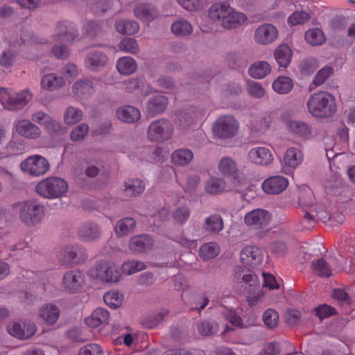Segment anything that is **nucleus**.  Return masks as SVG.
I'll list each match as a JSON object with an SVG mask.
<instances>
[{"label": "nucleus", "mask_w": 355, "mask_h": 355, "mask_svg": "<svg viewBox=\"0 0 355 355\" xmlns=\"http://www.w3.org/2000/svg\"><path fill=\"white\" fill-rule=\"evenodd\" d=\"M306 105L309 112L316 118L331 117L337 110L335 97L327 92L311 94L306 102Z\"/></svg>", "instance_id": "obj_1"}, {"label": "nucleus", "mask_w": 355, "mask_h": 355, "mask_svg": "<svg viewBox=\"0 0 355 355\" xmlns=\"http://www.w3.org/2000/svg\"><path fill=\"white\" fill-rule=\"evenodd\" d=\"M68 189L67 182L58 177H50L40 181L36 186L37 193L46 198L61 197Z\"/></svg>", "instance_id": "obj_2"}, {"label": "nucleus", "mask_w": 355, "mask_h": 355, "mask_svg": "<svg viewBox=\"0 0 355 355\" xmlns=\"http://www.w3.org/2000/svg\"><path fill=\"white\" fill-rule=\"evenodd\" d=\"M174 133L173 123L165 118L153 121L147 130V137L152 142L164 143L172 139Z\"/></svg>", "instance_id": "obj_3"}, {"label": "nucleus", "mask_w": 355, "mask_h": 355, "mask_svg": "<svg viewBox=\"0 0 355 355\" xmlns=\"http://www.w3.org/2000/svg\"><path fill=\"white\" fill-rule=\"evenodd\" d=\"M21 221L28 226H34L42 220L44 207L36 201H24L17 205Z\"/></svg>", "instance_id": "obj_4"}, {"label": "nucleus", "mask_w": 355, "mask_h": 355, "mask_svg": "<svg viewBox=\"0 0 355 355\" xmlns=\"http://www.w3.org/2000/svg\"><path fill=\"white\" fill-rule=\"evenodd\" d=\"M239 129V121L232 115H222L216 119L211 128L214 136L220 139L234 137Z\"/></svg>", "instance_id": "obj_5"}, {"label": "nucleus", "mask_w": 355, "mask_h": 355, "mask_svg": "<svg viewBox=\"0 0 355 355\" xmlns=\"http://www.w3.org/2000/svg\"><path fill=\"white\" fill-rule=\"evenodd\" d=\"M32 98V95L28 90L15 93L6 88L0 89V102L7 110H15L24 107Z\"/></svg>", "instance_id": "obj_6"}, {"label": "nucleus", "mask_w": 355, "mask_h": 355, "mask_svg": "<svg viewBox=\"0 0 355 355\" xmlns=\"http://www.w3.org/2000/svg\"><path fill=\"white\" fill-rule=\"evenodd\" d=\"M91 276L105 282H116L121 276V272L114 264L107 261H99L89 270Z\"/></svg>", "instance_id": "obj_7"}, {"label": "nucleus", "mask_w": 355, "mask_h": 355, "mask_svg": "<svg viewBox=\"0 0 355 355\" xmlns=\"http://www.w3.org/2000/svg\"><path fill=\"white\" fill-rule=\"evenodd\" d=\"M21 169L35 177L43 175L49 170V161L42 155L29 156L20 164Z\"/></svg>", "instance_id": "obj_8"}, {"label": "nucleus", "mask_w": 355, "mask_h": 355, "mask_svg": "<svg viewBox=\"0 0 355 355\" xmlns=\"http://www.w3.org/2000/svg\"><path fill=\"white\" fill-rule=\"evenodd\" d=\"M87 258L85 248L79 245H67L60 252L59 259L65 264L80 263Z\"/></svg>", "instance_id": "obj_9"}, {"label": "nucleus", "mask_w": 355, "mask_h": 355, "mask_svg": "<svg viewBox=\"0 0 355 355\" xmlns=\"http://www.w3.org/2000/svg\"><path fill=\"white\" fill-rule=\"evenodd\" d=\"M12 129L16 134L28 139H37L42 135L40 128L28 119L16 121Z\"/></svg>", "instance_id": "obj_10"}, {"label": "nucleus", "mask_w": 355, "mask_h": 355, "mask_svg": "<svg viewBox=\"0 0 355 355\" xmlns=\"http://www.w3.org/2000/svg\"><path fill=\"white\" fill-rule=\"evenodd\" d=\"M248 160L254 165L267 166L272 163L274 157L269 148L257 146L249 150Z\"/></svg>", "instance_id": "obj_11"}, {"label": "nucleus", "mask_w": 355, "mask_h": 355, "mask_svg": "<svg viewBox=\"0 0 355 355\" xmlns=\"http://www.w3.org/2000/svg\"><path fill=\"white\" fill-rule=\"evenodd\" d=\"M270 217V214L268 211L256 209L245 214L244 221L248 226L259 230L269 224Z\"/></svg>", "instance_id": "obj_12"}, {"label": "nucleus", "mask_w": 355, "mask_h": 355, "mask_svg": "<svg viewBox=\"0 0 355 355\" xmlns=\"http://www.w3.org/2000/svg\"><path fill=\"white\" fill-rule=\"evenodd\" d=\"M78 35V28L73 23L62 21L58 23L53 38L55 41L70 42L76 39Z\"/></svg>", "instance_id": "obj_13"}, {"label": "nucleus", "mask_w": 355, "mask_h": 355, "mask_svg": "<svg viewBox=\"0 0 355 355\" xmlns=\"http://www.w3.org/2000/svg\"><path fill=\"white\" fill-rule=\"evenodd\" d=\"M85 277L82 272L78 270L67 271L62 279L64 289L69 293H76L81 289Z\"/></svg>", "instance_id": "obj_14"}, {"label": "nucleus", "mask_w": 355, "mask_h": 355, "mask_svg": "<svg viewBox=\"0 0 355 355\" xmlns=\"http://www.w3.org/2000/svg\"><path fill=\"white\" fill-rule=\"evenodd\" d=\"M234 281L236 284H241V286H245V288L249 287L252 290H255L259 287V279L255 273L242 266H236L234 270Z\"/></svg>", "instance_id": "obj_15"}, {"label": "nucleus", "mask_w": 355, "mask_h": 355, "mask_svg": "<svg viewBox=\"0 0 355 355\" xmlns=\"http://www.w3.org/2000/svg\"><path fill=\"white\" fill-rule=\"evenodd\" d=\"M278 36L277 28L271 24L260 25L254 31V41L261 45H268L272 43Z\"/></svg>", "instance_id": "obj_16"}, {"label": "nucleus", "mask_w": 355, "mask_h": 355, "mask_svg": "<svg viewBox=\"0 0 355 355\" xmlns=\"http://www.w3.org/2000/svg\"><path fill=\"white\" fill-rule=\"evenodd\" d=\"M8 333L14 337L19 339H28L33 336L37 330L34 322L28 321L20 322H12L7 326Z\"/></svg>", "instance_id": "obj_17"}, {"label": "nucleus", "mask_w": 355, "mask_h": 355, "mask_svg": "<svg viewBox=\"0 0 355 355\" xmlns=\"http://www.w3.org/2000/svg\"><path fill=\"white\" fill-rule=\"evenodd\" d=\"M302 152L295 147L289 148L284 157L282 171L286 174H291L303 160Z\"/></svg>", "instance_id": "obj_18"}, {"label": "nucleus", "mask_w": 355, "mask_h": 355, "mask_svg": "<svg viewBox=\"0 0 355 355\" xmlns=\"http://www.w3.org/2000/svg\"><path fill=\"white\" fill-rule=\"evenodd\" d=\"M153 246V239L146 234L136 235L130 238L129 250L135 254H142L150 250Z\"/></svg>", "instance_id": "obj_19"}, {"label": "nucleus", "mask_w": 355, "mask_h": 355, "mask_svg": "<svg viewBox=\"0 0 355 355\" xmlns=\"http://www.w3.org/2000/svg\"><path fill=\"white\" fill-rule=\"evenodd\" d=\"M241 262L251 268L259 266L263 261L261 250L255 246H246L240 254Z\"/></svg>", "instance_id": "obj_20"}, {"label": "nucleus", "mask_w": 355, "mask_h": 355, "mask_svg": "<svg viewBox=\"0 0 355 355\" xmlns=\"http://www.w3.org/2000/svg\"><path fill=\"white\" fill-rule=\"evenodd\" d=\"M288 184L287 178L281 175L271 176L265 180L261 185L264 192L268 194H278L286 189Z\"/></svg>", "instance_id": "obj_21"}, {"label": "nucleus", "mask_w": 355, "mask_h": 355, "mask_svg": "<svg viewBox=\"0 0 355 355\" xmlns=\"http://www.w3.org/2000/svg\"><path fill=\"white\" fill-rule=\"evenodd\" d=\"M101 235V227L93 222H86L82 224L78 230V236L85 241H94Z\"/></svg>", "instance_id": "obj_22"}, {"label": "nucleus", "mask_w": 355, "mask_h": 355, "mask_svg": "<svg viewBox=\"0 0 355 355\" xmlns=\"http://www.w3.org/2000/svg\"><path fill=\"white\" fill-rule=\"evenodd\" d=\"M168 104L167 97L163 94H157L150 97L146 104L148 114L154 116L165 111Z\"/></svg>", "instance_id": "obj_23"}, {"label": "nucleus", "mask_w": 355, "mask_h": 355, "mask_svg": "<svg viewBox=\"0 0 355 355\" xmlns=\"http://www.w3.org/2000/svg\"><path fill=\"white\" fill-rule=\"evenodd\" d=\"M73 94L78 98H86L95 92V85L92 80L83 78L75 82L71 87Z\"/></svg>", "instance_id": "obj_24"}, {"label": "nucleus", "mask_w": 355, "mask_h": 355, "mask_svg": "<svg viewBox=\"0 0 355 355\" xmlns=\"http://www.w3.org/2000/svg\"><path fill=\"white\" fill-rule=\"evenodd\" d=\"M107 55L98 50L89 51L85 58V67L91 71H98L107 62Z\"/></svg>", "instance_id": "obj_25"}, {"label": "nucleus", "mask_w": 355, "mask_h": 355, "mask_svg": "<svg viewBox=\"0 0 355 355\" xmlns=\"http://www.w3.org/2000/svg\"><path fill=\"white\" fill-rule=\"evenodd\" d=\"M116 118L126 123H134L141 118L139 110L132 105H124L119 107L116 111Z\"/></svg>", "instance_id": "obj_26"}, {"label": "nucleus", "mask_w": 355, "mask_h": 355, "mask_svg": "<svg viewBox=\"0 0 355 355\" xmlns=\"http://www.w3.org/2000/svg\"><path fill=\"white\" fill-rule=\"evenodd\" d=\"M109 319V312L105 309L99 307L94 309L92 314L85 319V322L88 327L96 328L107 324Z\"/></svg>", "instance_id": "obj_27"}, {"label": "nucleus", "mask_w": 355, "mask_h": 355, "mask_svg": "<svg viewBox=\"0 0 355 355\" xmlns=\"http://www.w3.org/2000/svg\"><path fill=\"white\" fill-rule=\"evenodd\" d=\"M271 123V118L267 114L250 115L249 127L255 132H265L268 130Z\"/></svg>", "instance_id": "obj_28"}, {"label": "nucleus", "mask_w": 355, "mask_h": 355, "mask_svg": "<svg viewBox=\"0 0 355 355\" xmlns=\"http://www.w3.org/2000/svg\"><path fill=\"white\" fill-rule=\"evenodd\" d=\"M202 228L207 233L218 234L224 229L223 219L219 214H211L205 218Z\"/></svg>", "instance_id": "obj_29"}, {"label": "nucleus", "mask_w": 355, "mask_h": 355, "mask_svg": "<svg viewBox=\"0 0 355 355\" xmlns=\"http://www.w3.org/2000/svg\"><path fill=\"white\" fill-rule=\"evenodd\" d=\"M145 189L144 182L139 179H132L125 182L121 191L126 197L132 198L140 195Z\"/></svg>", "instance_id": "obj_30"}, {"label": "nucleus", "mask_w": 355, "mask_h": 355, "mask_svg": "<svg viewBox=\"0 0 355 355\" xmlns=\"http://www.w3.org/2000/svg\"><path fill=\"white\" fill-rule=\"evenodd\" d=\"M59 308L52 304L42 306L39 311V316L48 324H54L60 316Z\"/></svg>", "instance_id": "obj_31"}, {"label": "nucleus", "mask_w": 355, "mask_h": 355, "mask_svg": "<svg viewBox=\"0 0 355 355\" xmlns=\"http://www.w3.org/2000/svg\"><path fill=\"white\" fill-rule=\"evenodd\" d=\"M274 56L279 66L286 68L291 62L293 51L288 44H282L275 50Z\"/></svg>", "instance_id": "obj_32"}, {"label": "nucleus", "mask_w": 355, "mask_h": 355, "mask_svg": "<svg viewBox=\"0 0 355 355\" xmlns=\"http://www.w3.org/2000/svg\"><path fill=\"white\" fill-rule=\"evenodd\" d=\"M247 19L245 14L236 11L231 7V11L225 16L222 26L225 29L235 28L243 24Z\"/></svg>", "instance_id": "obj_33"}, {"label": "nucleus", "mask_w": 355, "mask_h": 355, "mask_svg": "<svg viewBox=\"0 0 355 355\" xmlns=\"http://www.w3.org/2000/svg\"><path fill=\"white\" fill-rule=\"evenodd\" d=\"M218 168L224 175L234 177V183L236 186L239 181L234 176L237 173V166L234 160L230 157H223L218 162Z\"/></svg>", "instance_id": "obj_34"}, {"label": "nucleus", "mask_w": 355, "mask_h": 355, "mask_svg": "<svg viewBox=\"0 0 355 355\" xmlns=\"http://www.w3.org/2000/svg\"><path fill=\"white\" fill-rule=\"evenodd\" d=\"M64 85V79L62 76L53 73L44 75L41 81L42 88L49 91L59 89Z\"/></svg>", "instance_id": "obj_35"}, {"label": "nucleus", "mask_w": 355, "mask_h": 355, "mask_svg": "<svg viewBox=\"0 0 355 355\" xmlns=\"http://www.w3.org/2000/svg\"><path fill=\"white\" fill-rule=\"evenodd\" d=\"M231 11L230 6L225 2H218L214 3L209 9V16L213 21L222 22L225 19V16Z\"/></svg>", "instance_id": "obj_36"}, {"label": "nucleus", "mask_w": 355, "mask_h": 355, "mask_svg": "<svg viewBox=\"0 0 355 355\" xmlns=\"http://www.w3.org/2000/svg\"><path fill=\"white\" fill-rule=\"evenodd\" d=\"M116 31L122 35H135L139 30V24L132 19H119L115 21Z\"/></svg>", "instance_id": "obj_37"}, {"label": "nucleus", "mask_w": 355, "mask_h": 355, "mask_svg": "<svg viewBox=\"0 0 355 355\" xmlns=\"http://www.w3.org/2000/svg\"><path fill=\"white\" fill-rule=\"evenodd\" d=\"M271 71V67L266 61H257L251 64L248 69L249 75L255 79H262Z\"/></svg>", "instance_id": "obj_38"}, {"label": "nucleus", "mask_w": 355, "mask_h": 355, "mask_svg": "<svg viewBox=\"0 0 355 355\" xmlns=\"http://www.w3.org/2000/svg\"><path fill=\"white\" fill-rule=\"evenodd\" d=\"M171 162L176 166H184L188 165L193 158L191 150L187 148H180L171 154Z\"/></svg>", "instance_id": "obj_39"}, {"label": "nucleus", "mask_w": 355, "mask_h": 355, "mask_svg": "<svg viewBox=\"0 0 355 355\" xmlns=\"http://www.w3.org/2000/svg\"><path fill=\"white\" fill-rule=\"evenodd\" d=\"M116 67L119 73L128 76L136 71L137 62L134 58L124 56L116 61Z\"/></svg>", "instance_id": "obj_40"}, {"label": "nucleus", "mask_w": 355, "mask_h": 355, "mask_svg": "<svg viewBox=\"0 0 355 355\" xmlns=\"http://www.w3.org/2000/svg\"><path fill=\"white\" fill-rule=\"evenodd\" d=\"M136 221L133 218L126 217L119 220L114 227L116 235L123 237L130 234L135 228Z\"/></svg>", "instance_id": "obj_41"}, {"label": "nucleus", "mask_w": 355, "mask_h": 355, "mask_svg": "<svg viewBox=\"0 0 355 355\" xmlns=\"http://www.w3.org/2000/svg\"><path fill=\"white\" fill-rule=\"evenodd\" d=\"M287 127L293 133L306 139H309L312 136L311 127L304 122L291 121L287 123Z\"/></svg>", "instance_id": "obj_42"}, {"label": "nucleus", "mask_w": 355, "mask_h": 355, "mask_svg": "<svg viewBox=\"0 0 355 355\" xmlns=\"http://www.w3.org/2000/svg\"><path fill=\"white\" fill-rule=\"evenodd\" d=\"M134 12L136 17L146 21H150L157 16L155 9L148 4L137 5Z\"/></svg>", "instance_id": "obj_43"}, {"label": "nucleus", "mask_w": 355, "mask_h": 355, "mask_svg": "<svg viewBox=\"0 0 355 355\" xmlns=\"http://www.w3.org/2000/svg\"><path fill=\"white\" fill-rule=\"evenodd\" d=\"M171 30L178 37H185L192 33L193 26L187 20L180 19L171 24Z\"/></svg>", "instance_id": "obj_44"}, {"label": "nucleus", "mask_w": 355, "mask_h": 355, "mask_svg": "<svg viewBox=\"0 0 355 355\" xmlns=\"http://www.w3.org/2000/svg\"><path fill=\"white\" fill-rule=\"evenodd\" d=\"M272 87L275 92L286 94L293 88V82L287 76H279L274 80Z\"/></svg>", "instance_id": "obj_45"}, {"label": "nucleus", "mask_w": 355, "mask_h": 355, "mask_svg": "<svg viewBox=\"0 0 355 355\" xmlns=\"http://www.w3.org/2000/svg\"><path fill=\"white\" fill-rule=\"evenodd\" d=\"M311 268L320 277H329L332 275L331 266L323 258L313 261L311 263Z\"/></svg>", "instance_id": "obj_46"}, {"label": "nucleus", "mask_w": 355, "mask_h": 355, "mask_svg": "<svg viewBox=\"0 0 355 355\" xmlns=\"http://www.w3.org/2000/svg\"><path fill=\"white\" fill-rule=\"evenodd\" d=\"M83 116V111L74 106H69L67 107L63 119L67 125H74L80 121Z\"/></svg>", "instance_id": "obj_47"}, {"label": "nucleus", "mask_w": 355, "mask_h": 355, "mask_svg": "<svg viewBox=\"0 0 355 355\" xmlns=\"http://www.w3.org/2000/svg\"><path fill=\"white\" fill-rule=\"evenodd\" d=\"M220 248L218 245L214 242H209L203 244L199 251L201 258L205 260H209L215 258L219 254Z\"/></svg>", "instance_id": "obj_48"}, {"label": "nucleus", "mask_w": 355, "mask_h": 355, "mask_svg": "<svg viewBox=\"0 0 355 355\" xmlns=\"http://www.w3.org/2000/svg\"><path fill=\"white\" fill-rule=\"evenodd\" d=\"M305 40L312 46L322 45L325 42V37L320 28H311L305 33Z\"/></svg>", "instance_id": "obj_49"}, {"label": "nucleus", "mask_w": 355, "mask_h": 355, "mask_svg": "<svg viewBox=\"0 0 355 355\" xmlns=\"http://www.w3.org/2000/svg\"><path fill=\"white\" fill-rule=\"evenodd\" d=\"M124 89L129 93H133L136 91L141 92L142 94H146L143 89L145 86V82L142 78H131L123 83Z\"/></svg>", "instance_id": "obj_50"}, {"label": "nucleus", "mask_w": 355, "mask_h": 355, "mask_svg": "<svg viewBox=\"0 0 355 355\" xmlns=\"http://www.w3.org/2000/svg\"><path fill=\"white\" fill-rule=\"evenodd\" d=\"M197 329L202 336H210L216 334L219 330V324L214 321H202L197 324Z\"/></svg>", "instance_id": "obj_51"}, {"label": "nucleus", "mask_w": 355, "mask_h": 355, "mask_svg": "<svg viewBox=\"0 0 355 355\" xmlns=\"http://www.w3.org/2000/svg\"><path fill=\"white\" fill-rule=\"evenodd\" d=\"M103 300L108 306L116 309L122 305L123 296L116 291H111L104 295Z\"/></svg>", "instance_id": "obj_52"}, {"label": "nucleus", "mask_w": 355, "mask_h": 355, "mask_svg": "<svg viewBox=\"0 0 355 355\" xmlns=\"http://www.w3.org/2000/svg\"><path fill=\"white\" fill-rule=\"evenodd\" d=\"M119 49L121 51L130 54H137L140 51V47L137 40L131 37L123 39L119 44Z\"/></svg>", "instance_id": "obj_53"}, {"label": "nucleus", "mask_w": 355, "mask_h": 355, "mask_svg": "<svg viewBox=\"0 0 355 355\" xmlns=\"http://www.w3.org/2000/svg\"><path fill=\"white\" fill-rule=\"evenodd\" d=\"M225 182L222 178H211L207 182L205 190L210 194H218L225 190Z\"/></svg>", "instance_id": "obj_54"}, {"label": "nucleus", "mask_w": 355, "mask_h": 355, "mask_svg": "<svg viewBox=\"0 0 355 355\" xmlns=\"http://www.w3.org/2000/svg\"><path fill=\"white\" fill-rule=\"evenodd\" d=\"M146 264L140 261L131 260L125 261L121 266V270L124 274L128 275L136 273L146 269Z\"/></svg>", "instance_id": "obj_55"}, {"label": "nucleus", "mask_w": 355, "mask_h": 355, "mask_svg": "<svg viewBox=\"0 0 355 355\" xmlns=\"http://www.w3.org/2000/svg\"><path fill=\"white\" fill-rule=\"evenodd\" d=\"M191 211L187 206H180L176 208L172 214L175 222L179 225H184L190 217Z\"/></svg>", "instance_id": "obj_56"}, {"label": "nucleus", "mask_w": 355, "mask_h": 355, "mask_svg": "<svg viewBox=\"0 0 355 355\" xmlns=\"http://www.w3.org/2000/svg\"><path fill=\"white\" fill-rule=\"evenodd\" d=\"M263 321L268 328L274 329L279 324V313L273 309H268L263 314Z\"/></svg>", "instance_id": "obj_57"}, {"label": "nucleus", "mask_w": 355, "mask_h": 355, "mask_svg": "<svg viewBox=\"0 0 355 355\" xmlns=\"http://www.w3.org/2000/svg\"><path fill=\"white\" fill-rule=\"evenodd\" d=\"M89 130V125L85 123H82L71 130L70 139L73 141H81L87 135Z\"/></svg>", "instance_id": "obj_58"}, {"label": "nucleus", "mask_w": 355, "mask_h": 355, "mask_svg": "<svg viewBox=\"0 0 355 355\" xmlns=\"http://www.w3.org/2000/svg\"><path fill=\"white\" fill-rule=\"evenodd\" d=\"M46 132L51 135H58L61 134L63 132V127L60 122L51 117L44 123L43 125Z\"/></svg>", "instance_id": "obj_59"}, {"label": "nucleus", "mask_w": 355, "mask_h": 355, "mask_svg": "<svg viewBox=\"0 0 355 355\" xmlns=\"http://www.w3.org/2000/svg\"><path fill=\"white\" fill-rule=\"evenodd\" d=\"M247 91L251 96L256 98H262L266 94V90L261 84L253 80L248 82Z\"/></svg>", "instance_id": "obj_60"}, {"label": "nucleus", "mask_w": 355, "mask_h": 355, "mask_svg": "<svg viewBox=\"0 0 355 355\" xmlns=\"http://www.w3.org/2000/svg\"><path fill=\"white\" fill-rule=\"evenodd\" d=\"M332 73L333 69L331 67H324L317 73L313 80V84L316 87L321 85Z\"/></svg>", "instance_id": "obj_61"}, {"label": "nucleus", "mask_w": 355, "mask_h": 355, "mask_svg": "<svg viewBox=\"0 0 355 355\" xmlns=\"http://www.w3.org/2000/svg\"><path fill=\"white\" fill-rule=\"evenodd\" d=\"M310 19L309 13L304 11L295 12L291 14L288 21L293 26L299 25L305 23Z\"/></svg>", "instance_id": "obj_62"}, {"label": "nucleus", "mask_w": 355, "mask_h": 355, "mask_svg": "<svg viewBox=\"0 0 355 355\" xmlns=\"http://www.w3.org/2000/svg\"><path fill=\"white\" fill-rule=\"evenodd\" d=\"M178 3L185 10L193 12L200 10L203 8L201 0H177Z\"/></svg>", "instance_id": "obj_63"}, {"label": "nucleus", "mask_w": 355, "mask_h": 355, "mask_svg": "<svg viewBox=\"0 0 355 355\" xmlns=\"http://www.w3.org/2000/svg\"><path fill=\"white\" fill-rule=\"evenodd\" d=\"M78 355H103V349L98 344L90 343L81 347Z\"/></svg>", "instance_id": "obj_64"}]
</instances>
